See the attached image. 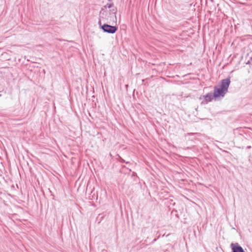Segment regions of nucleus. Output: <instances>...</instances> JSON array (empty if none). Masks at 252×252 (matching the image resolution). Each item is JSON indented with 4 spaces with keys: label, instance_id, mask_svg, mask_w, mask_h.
<instances>
[{
    "label": "nucleus",
    "instance_id": "nucleus-13",
    "mask_svg": "<svg viewBox=\"0 0 252 252\" xmlns=\"http://www.w3.org/2000/svg\"><path fill=\"white\" fill-rule=\"evenodd\" d=\"M1 96V94H0V97Z\"/></svg>",
    "mask_w": 252,
    "mask_h": 252
},
{
    "label": "nucleus",
    "instance_id": "nucleus-4",
    "mask_svg": "<svg viewBox=\"0 0 252 252\" xmlns=\"http://www.w3.org/2000/svg\"><path fill=\"white\" fill-rule=\"evenodd\" d=\"M204 100L201 102V104H207L208 102L212 101L214 99V95L212 93H209L202 96ZM202 96H200L199 99H201Z\"/></svg>",
    "mask_w": 252,
    "mask_h": 252
},
{
    "label": "nucleus",
    "instance_id": "nucleus-9",
    "mask_svg": "<svg viewBox=\"0 0 252 252\" xmlns=\"http://www.w3.org/2000/svg\"><path fill=\"white\" fill-rule=\"evenodd\" d=\"M114 5L113 3H107L106 5V6H107L109 8H110L111 7H113Z\"/></svg>",
    "mask_w": 252,
    "mask_h": 252
},
{
    "label": "nucleus",
    "instance_id": "nucleus-3",
    "mask_svg": "<svg viewBox=\"0 0 252 252\" xmlns=\"http://www.w3.org/2000/svg\"><path fill=\"white\" fill-rule=\"evenodd\" d=\"M230 83V77H228L226 79L221 80L220 81V85H219V87L227 93Z\"/></svg>",
    "mask_w": 252,
    "mask_h": 252
},
{
    "label": "nucleus",
    "instance_id": "nucleus-14",
    "mask_svg": "<svg viewBox=\"0 0 252 252\" xmlns=\"http://www.w3.org/2000/svg\"><path fill=\"white\" fill-rule=\"evenodd\" d=\"M109 1H110L111 0H108Z\"/></svg>",
    "mask_w": 252,
    "mask_h": 252
},
{
    "label": "nucleus",
    "instance_id": "nucleus-6",
    "mask_svg": "<svg viewBox=\"0 0 252 252\" xmlns=\"http://www.w3.org/2000/svg\"><path fill=\"white\" fill-rule=\"evenodd\" d=\"M131 177L133 178V180L135 182H138L139 180V177L137 175V173L135 172H133L132 173Z\"/></svg>",
    "mask_w": 252,
    "mask_h": 252
},
{
    "label": "nucleus",
    "instance_id": "nucleus-8",
    "mask_svg": "<svg viewBox=\"0 0 252 252\" xmlns=\"http://www.w3.org/2000/svg\"><path fill=\"white\" fill-rule=\"evenodd\" d=\"M119 161L121 163H126V164H128L130 162L129 161H126L122 158L119 156Z\"/></svg>",
    "mask_w": 252,
    "mask_h": 252
},
{
    "label": "nucleus",
    "instance_id": "nucleus-11",
    "mask_svg": "<svg viewBox=\"0 0 252 252\" xmlns=\"http://www.w3.org/2000/svg\"><path fill=\"white\" fill-rule=\"evenodd\" d=\"M176 216L177 217H178V218L179 217V216H178V214H176Z\"/></svg>",
    "mask_w": 252,
    "mask_h": 252
},
{
    "label": "nucleus",
    "instance_id": "nucleus-12",
    "mask_svg": "<svg viewBox=\"0 0 252 252\" xmlns=\"http://www.w3.org/2000/svg\"><path fill=\"white\" fill-rule=\"evenodd\" d=\"M95 195V193H94L93 195L92 196V197H93V196Z\"/></svg>",
    "mask_w": 252,
    "mask_h": 252
},
{
    "label": "nucleus",
    "instance_id": "nucleus-2",
    "mask_svg": "<svg viewBox=\"0 0 252 252\" xmlns=\"http://www.w3.org/2000/svg\"><path fill=\"white\" fill-rule=\"evenodd\" d=\"M227 93L219 87V85L215 86L214 87V93L213 94L215 100L222 98Z\"/></svg>",
    "mask_w": 252,
    "mask_h": 252
},
{
    "label": "nucleus",
    "instance_id": "nucleus-5",
    "mask_svg": "<svg viewBox=\"0 0 252 252\" xmlns=\"http://www.w3.org/2000/svg\"><path fill=\"white\" fill-rule=\"evenodd\" d=\"M246 60H247L246 64H252V51H251L250 53H248L247 56L246 57Z\"/></svg>",
    "mask_w": 252,
    "mask_h": 252
},
{
    "label": "nucleus",
    "instance_id": "nucleus-7",
    "mask_svg": "<svg viewBox=\"0 0 252 252\" xmlns=\"http://www.w3.org/2000/svg\"><path fill=\"white\" fill-rule=\"evenodd\" d=\"M111 13H109V14L110 15H114L115 19H116V14L117 13V9H112V10H111Z\"/></svg>",
    "mask_w": 252,
    "mask_h": 252
},
{
    "label": "nucleus",
    "instance_id": "nucleus-10",
    "mask_svg": "<svg viewBox=\"0 0 252 252\" xmlns=\"http://www.w3.org/2000/svg\"><path fill=\"white\" fill-rule=\"evenodd\" d=\"M251 148H252V147H251V146H247V148H247V149H251Z\"/></svg>",
    "mask_w": 252,
    "mask_h": 252
},
{
    "label": "nucleus",
    "instance_id": "nucleus-1",
    "mask_svg": "<svg viewBox=\"0 0 252 252\" xmlns=\"http://www.w3.org/2000/svg\"><path fill=\"white\" fill-rule=\"evenodd\" d=\"M98 24L99 28L105 33L109 34L115 33L118 30V27L116 26H111L107 24H102L101 20L99 19Z\"/></svg>",
    "mask_w": 252,
    "mask_h": 252
}]
</instances>
